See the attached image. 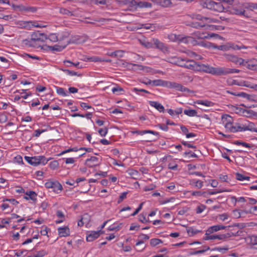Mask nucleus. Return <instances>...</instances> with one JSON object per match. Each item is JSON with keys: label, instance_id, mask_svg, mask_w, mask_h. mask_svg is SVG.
Returning <instances> with one entry per match:
<instances>
[{"label": "nucleus", "instance_id": "nucleus-1", "mask_svg": "<svg viewBox=\"0 0 257 257\" xmlns=\"http://www.w3.org/2000/svg\"><path fill=\"white\" fill-rule=\"evenodd\" d=\"M219 67H214L209 65L195 62L193 70L197 71L203 72L213 75L219 76Z\"/></svg>", "mask_w": 257, "mask_h": 257}, {"label": "nucleus", "instance_id": "nucleus-2", "mask_svg": "<svg viewBox=\"0 0 257 257\" xmlns=\"http://www.w3.org/2000/svg\"><path fill=\"white\" fill-rule=\"evenodd\" d=\"M239 231H237L235 233L228 232L226 234H213V235H205L206 236L203 238L204 240H213V239H219V240H225L226 239L230 237L231 236H236L240 235Z\"/></svg>", "mask_w": 257, "mask_h": 257}, {"label": "nucleus", "instance_id": "nucleus-3", "mask_svg": "<svg viewBox=\"0 0 257 257\" xmlns=\"http://www.w3.org/2000/svg\"><path fill=\"white\" fill-rule=\"evenodd\" d=\"M31 40L35 44H39V42H44L47 40V36L44 33L39 32H34L31 35Z\"/></svg>", "mask_w": 257, "mask_h": 257}, {"label": "nucleus", "instance_id": "nucleus-4", "mask_svg": "<svg viewBox=\"0 0 257 257\" xmlns=\"http://www.w3.org/2000/svg\"><path fill=\"white\" fill-rule=\"evenodd\" d=\"M195 61L178 57V66L193 70Z\"/></svg>", "mask_w": 257, "mask_h": 257}, {"label": "nucleus", "instance_id": "nucleus-5", "mask_svg": "<svg viewBox=\"0 0 257 257\" xmlns=\"http://www.w3.org/2000/svg\"><path fill=\"white\" fill-rule=\"evenodd\" d=\"M32 157V166H37L39 165H44L46 164L49 159H46L44 156H38Z\"/></svg>", "mask_w": 257, "mask_h": 257}, {"label": "nucleus", "instance_id": "nucleus-6", "mask_svg": "<svg viewBox=\"0 0 257 257\" xmlns=\"http://www.w3.org/2000/svg\"><path fill=\"white\" fill-rule=\"evenodd\" d=\"M225 127L228 131L232 133H236L237 132H241V126L238 123H236L235 125H232L231 120H228V122L225 124Z\"/></svg>", "mask_w": 257, "mask_h": 257}, {"label": "nucleus", "instance_id": "nucleus-7", "mask_svg": "<svg viewBox=\"0 0 257 257\" xmlns=\"http://www.w3.org/2000/svg\"><path fill=\"white\" fill-rule=\"evenodd\" d=\"M152 41L156 49H159L162 52L165 53L168 51V47L163 42L156 38H153Z\"/></svg>", "mask_w": 257, "mask_h": 257}, {"label": "nucleus", "instance_id": "nucleus-8", "mask_svg": "<svg viewBox=\"0 0 257 257\" xmlns=\"http://www.w3.org/2000/svg\"><path fill=\"white\" fill-rule=\"evenodd\" d=\"M103 233L101 230L91 231L87 233L86 240L87 241H92L97 238Z\"/></svg>", "mask_w": 257, "mask_h": 257}, {"label": "nucleus", "instance_id": "nucleus-9", "mask_svg": "<svg viewBox=\"0 0 257 257\" xmlns=\"http://www.w3.org/2000/svg\"><path fill=\"white\" fill-rule=\"evenodd\" d=\"M239 72L240 70L237 69L219 67V76L226 75L230 73H238Z\"/></svg>", "mask_w": 257, "mask_h": 257}, {"label": "nucleus", "instance_id": "nucleus-10", "mask_svg": "<svg viewBox=\"0 0 257 257\" xmlns=\"http://www.w3.org/2000/svg\"><path fill=\"white\" fill-rule=\"evenodd\" d=\"M99 164L98 158L94 156L91 157L90 158L87 159L85 162V165L89 168L98 166Z\"/></svg>", "mask_w": 257, "mask_h": 257}, {"label": "nucleus", "instance_id": "nucleus-11", "mask_svg": "<svg viewBox=\"0 0 257 257\" xmlns=\"http://www.w3.org/2000/svg\"><path fill=\"white\" fill-rule=\"evenodd\" d=\"M230 226H224L222 225H216L209 227L206 231L205 235L210 234L214 232H216L221 229H224L227 227H229Z\"/></svg>", "mask_w": 257, "mask_h": 257}, {"label": "nucleus", "instance_id": "nucleus-12", "mask_svg": "<svg viewBox=\"0 0 257 257\" xmlns=\"http://www.w3.org/2000/svg\"><path fill=\"white\" fill-rule=\"evenodd\" d=\"M195 36L198 39H208L211 37H215L218 38L220 37L219 35L214 34V33H211V34H206L203 33H201L199 31L195 32L194 33Z\"/></svg>", "mask_w": 257, "mask_h": 257}, {"label": "nucleus", "instance_id": "nucleus-13", "mask_svg": "<svg viewBox=\"0 0 257 257\" xmlns=\"http://www.w3.org/2000/svg\"><path fill=\"white\" fill-rule=\"evenodd\" d=\"M226 58L228 60H229L235 64L238 63L240 65H244V59H243L241 58H238L236 56L227 54V55H226Z\"/></svg>", "mask_w": 257, "mask_h": 257}, {"label": "nucleus", "instance_id": "nucleus-14", "mask_svg": "<svg viewBox=\"0 0 257 257\" xmlns=\"http://www.w3.org/2000/svg\"><path fill=\"white\" fill-rule=\"evenodd\" d=\"M200 4L203 8H206L212 11L214 2L211 0H202Z\"/></svg>", "mask_w": 257, "mask_h": 257}, {"label": "nucleus", "instance_id": "nucleus-15", "mask_svg": "<svg viewBox=\"0 0 257 257\" xmlns=\"http://www.w3.org/2000/svg\"><path fill=\"white\" fill-rule=\"evenodd\" d=\"M70 43V41H67V44L64 46H60L58 45H55L53 46H50L48 45H45L44 47L48 48L51 51H57L60 52L63 50L67 46V45Z\"/></svg>", "mask_w": 257, "mask_h": 257}, {"label": "nucleus", "instance_id": "nucleus-16", "mask_svg": "<svg viewBox=\"0 0 257 257\" xmlns=\"http://www.w3.org/2000/svg\"><path fill=\"white\" fill-rule=\"evenodd\" d=\"M58 233L60 237H65L69 235L70 230L67 226L64 227H59L58 229Z\"/></svg>", "mask_w": 257, "mask_h": 257}, {"label": "nucleus", "instance_id": "nucleus-17", "mask_svg": "<svg viewBox=\"0 0 257 257\" xmlns=\"http://www.w3.org/2000/svg\"><path fill=\"white\" fill-rule=\"evenodd\" d=\"M256 124L253 122H249L247 125L241 126V132L245 131H249L251 132H255L257 133V127H255Z\"/></svg>", "mask_w": 257, "mask_h": 257}, {"label": "nucleus", "instance_id": "nucleus-18", "mask_svg": "<svg viewBox=\"0 0 257 257\" xmlns=\"http://www.w3.org/2000/svg\"><path fill=\"white\" fill-rule=\"evenodd\" d=\"M193 41V38L189 36H183L182 35H178V43H189L192 42Z\"/></svg>", "mask_w": 257, "mask_h": 257}, {"label": "nucleus", "instance_id": "nucleus-19", "mask_svg": "<svg viewBox=\"0 0 257 257\" xmlns=\"http://www.w3.org/2000/svg\"><path fill=\"white\" fill-rule=\"evenodd\" d=\"M149 104L151 106L154 107L160 112H164L165 111L164 107L160 103L157 101H150Z\"/></svg>", "mask_w": 257, "mask_h": 257}, {"label": "nucleus", "instance_id": "nucleus-20", "mask_svg": "<svg viewBox=\"0 0 257 257\" xmlns=\"http://www.w3.org/2000/svg\"><path fill=\"white\" fill-rule=\"evenodd\" d=\"M123 4L128 5L130 7L136 9L138 7V2L137 0H122Z\"/></svg>", "mask_w": 257, "mask_h": 257}, {"label": "nucleus", "instance_id": "nucleus-21", "mask_svg": "<svg viewBox=\"0 0 257 257\" xmlns=\"http://www.w3.org/2000/svg\"><path fill=\"white\" fill-rule=\"evenodd\" d=\"M153 1L156 5L162 7H167L171 4L170 0H153Z\"/></svg>", "mask_w": 257, "mask_h": 257}, {"label": "nucleus", "instance_id": "nucleus-22", "mask_svg": "<svg viewBox=\"0 0 257 257\" xmlns=\"http://www.w3.org/2000/svg\"><path fill=\"white\" fill-rule=\"evenodd\" d=\"M224 10V6L221 3H216L214 2L212 11L221 13L223 12Z\"/></svg>", "mask_w": 257, "mask_h": 257}, {"label": "nucleus", "instance_id": "nucleus-23", "mask_svg": "<svg viewBox=\"0 0 257 257\" xmlns=\"http://www.w3.org/2000/svg\"><path fill=\"white\" fill-rule=\"evenodd\" d=\"M203 182L201 180L192 179L190 181V184L194 187L200 189L203 186Z\"/></svg>", "mask_w": 257, "mask_h": 257}, {"label": "nucleus", "instance_id": "nucleus-24", "mask_svg": "<svg viewBox=\"0 0 257 257\" xmlns=\"http://www.w3.org/2000/svg\"><path fill=\"white\" fill-rule=\"evenodd\" d=\"M124 51L123 50H117L112 52H107V55L112 57H122Z\"/></svg>", "mask_w": 257, "mask_h": 257}, {"label": "nucleus", "instance_id": "nucleus-25", "mask_svg": "<svg viewBox=\"0 0 257 257\" xmlns=\"http://www.w3.org/2000/svg\"><path fill=\"white\" fill-rule=\"evenodd\" d=\"M51 189H52L54 192L58 193V191L62 190L63 187L60 183L57 181H55Z\"/></svg>", "mask_w": 257, "mask_h": 257}, {"label": "nucleus", "instance_id": "nucleus-26", "mask_svg": "<svg viewBox=\"0 0 257 257\" xmlns=\"http://www.w3.org/2000/svg\"><path fill=\"white\" fill-rule=\"evenodd\" d=\"M26 194L28 196L24 197L26 199H31L33 201L36 200L37 194L34 191H30L29 192H27Z\"/></svg>", "mask_w": 257, "mask_h": 257}, {"label": "nucleus", "instance_id": "nucleus-27", "mask_svg": "<svg viewBox=\"0 0 257 257\" xmlns=\"http://www.w3.org/2000/svg\"><path fill=\"white\" fill-rule=\"evenodd\" d=\"M186 231L190 236H192L195 234L202 232L201 230L194 229L192 227L186 228Z\"/></svg>", "mask_w": 257, "mask_h": 257}, {"label": "nucleus", "instance_id": "nucleus-28", "mask_svg": "<svg viewBox=\"0 0 257 257\" xmlns=\"http://www.w3.org/2000/svg\"><path fill=\"white\" fill-rule=\"evenodd\" d=\"M23 42L25 45H26L29 47H36V48H39V47H41V45L40 44H37V43L35 44L34 43V41H32V40H31V39L30 40H28V39L24 40Z\"/></svg>", "mask_w": 257, "mask_h": 257}, {"label": "nucleus", "instance_id": "nucleus-29", "mask_svg": "<svg viewBox=\"0 0 257 257\" xmlns=\"http://www.w3.org/2000/svg\"><path fill=\"white\" fill-rule=\"evenodd\" d=\"M139 237L141 239L138 240L137 242V243L136 244V245L137 246L144 243V240H148L149 239V238H150V237L148 235H146V234H143V233H141L139 236Z\"/></svg>", "mask_w": 257, "mask_h": 257}, {"label": "nucleus", "instance_id": "nucleus-30", "mask_svg": "<svg viewBox=\"0 0 257 257\" xmlns=\"http://www.w3.org/2000/svg\"><path fill=\"white\" fill-rule=\"evenodd\" d=\"M148 84H151L153 86H162L164 85V81L161 79H157L154 80H149Z\"/></svg>", "mask_w": 257, "mask_h": 257}, {"label": "nucleus", "instance_id": "nucleus-31", "mask_svg": "<svg viewBox=\"0 0 257 257\" xmlns=\"http://www.w3.org/2000/svg\"><path fill=\"white\" fill-rule=\"evenodd\" d=\"M184 113L185 114L189 116H200V115H197V112L195 109H185L184 110Z\"/></svg>", "mask_w": 257, "mask_h": 257}, {"label": "nucleus", "instance_id": "nucleus-32", "mask_svg": "<svg viewBox=\"0 0 257 257\" xmlns=\"http://www.w3.org/2000/svg\"><path fill=\"white\" fill-rule=\"evenodd\" d=\"M196 103L198 104H202L207 106H212L214 105V103L208 100H199L195 102Z\"/></svg>", "mask_w": 257, "mask_h": 257}, {"label": "nucleus", "instance_id": "nucleus-33", "mask_svg": "<svg viewBox=\"0 0 257 257\" xmlns=\"http://www.w3.org/2000/svg\"><path fill=\"white\" fill-rule=\"evenodd\" d=\"M152 5L151 3L146 2H138V8H151Z\"/></svg>", "mask_w": 257, "mask_h": 257}, {"label": "nucleus", "instance_id": "nucleus-34", "mask_svg": "<svg viewBox=\"0 0 257 257\" xmlns=\"http://www.w3.org/2000/svg\"><path fill=\"white\" fill-rule=\"evenodd\" d=\"M47 254V251L44 249H42L34 253L32 257H43Z\"/></svg>", "mask_w": 257, "mask_h": 257}, {"label": "nucleus", "instance_id": "nucleus-35", "mask_svg": "<svg viewBox=\"0 0 257 257\" xmlns=\"http://www.w3.org/2000/svg\"><path fill=\"white\" fill-rule=\"evenodd\" d=\"M178 91H180L184 92H191L194 93L195 91L191 90L187 87H184L182 84H178Z\"/></svg>", "mask_w": 257, "mask_h": 257}, {"label": "nucleus", "instance_id": "nucleus-36", "mask_svg": "<svg viewBox=\"0 0 257 257\" xmlns=\"http://www.w3.org/2000/svg\"><path fill=\"white\" fill-rule=\"evenodd\" d=\"M55 87L56 89V92L59 95H62L63 96H66L68 95V93L65 91V90L63 88L59 87L58 86H56Z\"/></svg>", "mask_w": 257, "mask_h": 257}, {"label": "nucleus", "instance_id": "nucleus-37", "mask_svg": "<svg viewBox=\"0 0 257 257\" xmlns=\"http://www.w3.org/2000/svg\"><path fill=\"white\" fill-rule=\"evenodd\" d=\"M80 150H83V148H78L77 147H74L73 148H70V149H68L66 150H65L63 152H62L59 155V156H61L63 154H64L65 153H68V152H77L78 151H80Z\"/></svg>", "mask_w": 257, "mask_h": 257}, {"label": "nucleus", "instance_id": "nucleus-38", "mask_svg": "<svg viewBox=\"0 0 257 257\" xmlns=\"http://www.w3.org/2000/svg\"><path fill=\"white\" fill-rule=\"evenodd\" d=\"M236 179L239 181H243L244 180H249L250 177L248 176H244L243 175L240 174L239 173H236L235 174Z\"/></svg>", "mask_w": 257, "mask_h": 257}, {"label": "nucleus", "instance_id": "nucleus-39", "mask_svg": "<svg viewBox=\"0 0 257 257\" xmlns=\"http://www.w3.org/2000/svg\"><path fill=\"white\" fill-rule=\"evenodd\" d=\"M245 8L250 11L257 9V4L253 3H247L245 6Z\"/></svg>", "mask_w": 257, "mask_h": 257}, {"label": "nucleus", "instance_id": "nucleus-40", "mask_svg": "<svg viewBox=\"0 0 257 257\" xmlns=\"http://www.w3.org/2000/svg\"><path fill=\"white\" fill-rule=\"evenodd\" d=\"M243 65L245 66L248 69L257 71V64H249L245 62V63H244Z\"/></svg>", "mask_w": 257, "mask_h": 257}, {"label": "nucleus", "instance_id": "nucleus-41", "mask_svg": "<svg viewBox=\"0 0 257 257\" xmlns=\"http://www.w3.org/2000/svg\"><path fill=\"white\" fill-rule=\"evenodd\" d=\"M8 120L7 113L6 112L0 113V122L3 123Z\"/></svg>", "mask_w": 257, "mask_h": 257}, {"label": "nucleus", "instance_id": "nucleus-42", "mask_svg": "<svg viewBox=\"0 0 257 257\" xmlns=\"http://www.w3.org/2000/svg\"><path fill=\"white\" fill-rule=\"evenodd\" d=\"M59 12L62 15H66L67 16H72L73 14L71 12L67 10L65 8H61L59 9Z\"/></svg>", "mask_w": 257, "mask_h": 257}, {"label": "nucleus", "instance_id": "nucleus-43", "mask_svg": "<svg viewBox=\"0 0 257 257\" xmlns=\"http://www.w3.org/2000/svg\"><path fill=\"white\" fill-rule=\"evenodd\" d=\"M162 241L158 238H153L150 240V244L152 246H155L160 243H162Z\"/></svg>", "mask_w": 257, "mask_h": 257}, {"label": "nucleus", "instance_id": "nucleus-44", "mask_svg": "<svg viewBox=\"0 0 257 257\" xmlns=\"http://www.w3.org/2000/svg\"><path fill=\"white\" fill-rule=\"evenodd\" d=\"M47 39H49L52 42H56L58 40V38L56 34H51L47 37Z\"/></svg>", "mask_w": 257, "mask_h": 257}, {"label": "nucleus", "instance_id": "nucleus-45", "mask_svg": "<svg viewBox=\"0 0 257 257\" xmlns=\"http://www.w3.org/2000/svg\"><path fill=\"white\" fill-rule=\"evenodd\" d=\"M191 27L194 28L196 29H199L200 28H202L204 27L205 25V24H202L201 23L199 22H192L190 24Z\"/></svg>", "mask_w": 257, "mask_h": 257}, {"label": "nucleus", "instance_id": "nucleus-46", "mask_svg": "<svg viewBox=\"0 0 257 257\" xmlns=\"http://www.w3.org/2000/svg\"><path fill=\"white\" fill-rule=\"evenodd\" d=\"M87 60L90 62H101L102 59L98 56H92L87 58Z\"/></svg>", "mask_w": 257, "mask_h": 257}, {"label": "nucleus", "instance_id": "nucleus-47", "mask_svg": "<svg viewBox=\"0 0 257 257\" xmlns=\"http://www.w3.org/2000/svg\"><path fill=\"white\" fill-rule=\"evenodd\" d=\"M142 45L145 46L147 48H152L154 47L153 42H150L148 41H144V42H141Z\"/></svg>", "mask_w": 257, "mask_h": 257}, {"label": "nucleus", "instance_id": "nucleus-48", "mask_svg": "<svg viewBox=\"0 0 257 257\" xmlns=\"http://www.w3.org/2000/svg\"><path fill=\"white\" fill-rule=\"evenodd\" d=\"M234 144L236 145H242V146H244V147H245L247 148H251L252 146V145H250L249 144L243 142H240L239 141H235L234 142Z\"/></svg>", "mask_w": 257, "mask_h": 257}, {"label": "nucleus", "instance_id": "nucleus-49", "mask_svg": "<svg viewBox=\"0 0 257 257\" xmlns=\"http://www.w3.org/2000/svg\"><path fill=\"white\" fill-rule=\"evenodd\" d=\"M62 71L64 72H65L67 73L68 75L70 76H74V75H77V76H81V74H78L77 72H76L74 71L69 70L68 69H61Z\"/></svg>", "mask_w": 257, "mask_h": 257}, {"label": "nucleus", "instance_id": "nucleus-50", "mask_svg": "<svg viewBox=\"0 0 257 257\" xmlns=\"http://www.w3.org/2000/svg\"><path fill=\"white\" fill-rule=\"evenodd\" d=\"M59 163L57 161H53L49 164V167L51 169L55 170L58 167Z\"/></svg>", "mask_w": 257, "mask_h": 257}, {"label": "nucleus", "instance_id": "nucleus-51", "mask_svg": "<svg viewBox=\"0 0 257 257\" xmlns=\"http://www.w3.org/2000/svg\"><path fill=\"white\" fill-rule=\"evenodd\" d=\"M247 99L249 101L257 102V95L255 94H247Z\"/></svg>", "mask_w": 257, "mask_h": 257}, {"label": "nucleus", "instance_id": "nucleus-52", "mask_svg": "<svg viewBox=\"0 0 257 257\" xmlns=\"http://www.w3.org/2000/svg\"><path fill=\"white\" fill-rule=\"evenodd\" d=\"M108 132V128L105 127L104 128H100L98 130V133L102 137H105Z\"/></svg>", "mask_w": 257, "mask_h": 257}, {"label": "nucleus", "instance_id": "nucleus-53", "mask_svg": "<svg viewBox=\"0 0 257 257\" xmlns=\"http://www.w3.org/2000/svg\"><path fill=\"white\" fill-rule=\"evenodd\" d=\"M147 133L152 134L154 135H159V133L158 132L151 130L141 131V132L140 133V135H143Z\"/></svg>", "mask_w": 257, "mask_h": 257}, {"label": "nucleus", "instance_id": "nucleus-54", "mask_svg": "<svg viewBox=\"0 0 257 257\" xmlns=\"http://www.w3.org/2000/svg\"><path fill=\"white\" fill-rule=\"evenodd\" d=\"M127 194V192H124L121 194V195L119 196L118 200L117 201L118 204H119L120 203H121L125 198H126Z\"/></svg>", "mask_w": 257, "mask_h": 257}, {"label": "nucleus", "instance_id": "nucleus-55", "mask_svg": "<svg viewBox=\"0 0 257 257\" xmlns=\"http://www.w3.org/2000/svg\"><path fill=\"white\" fill-rule=\"evenodd\" d=\"M139 220L140 221L143 223H147L150 222L149 220L146 219V216L143 214H141L139 216Z\"/></svg>", "mask_w": 257, "mask_h": 257}, {"label": "nucleus", "instance_id": "nucleus-56", "mask_svg": "<svg viewBox=\"0 0 257 257\" xmlns=\"http://www.w3.org/2000/svg\"><path fill=\"white\" fill-rule=\"evenodd\" d=\"M140 225H139L137 223H132L130 226V230H138L139 229V228H140Z\"/></svg>", "mask_w": 257, "mask_h": 257}, {"label": "nucleus", "instance_id": "nucleus-57", "mask_svg": "<svg viewBox=\"0 0 257 257\" xmlns=\"http://www.w3.org/2000/svg\"><path fill=\"white\" fill-rule=\"evenodd\" d=\"M245 11L244 10H235V14L238 15H243L246 17H248V16L245 15Z\"/></svg>", "mask_w": 257, "mask_h": 257}, {"label": "nucleus", "instance_id": "nucleus-58", "mask_svg": "<svg viewBox=\"0 0 257 257\" xmlns=\"http://www.w3.org/2000/svg\"><path fill=\"white\" fill-rule=\"evenodd\" d=\"M144 202H142L139 206L137 209H136V210L133 213L131 214V216H134L137 214L142 209V206L143 205Z\"/></svg>", "mask_w": 257, "mask_h": 257}, {"label": "nucleus", "instance_id": "nucleus-59", "mask_svg": "<svg viewBox=\"0 0 257 257\" xmlns=\"http://www.w3.org/2000/svg\"><path fill=\"white\" fill-rule=\"evenodd\" d=\"M208 46L210 47L214 48H217L218 50H223L225 49V46L224 45L217 46H215V45L211 44V43H209Z\"/></svg>", "mask_w": 257, "mask_h": 257}, {"label": "nucleus", "instance_id": "nucleus-60", "mask_svg": "<svg viewBox=\"0 0 257 257\" xmlns=\"http://www.w3.org/2000/svg\"><path fill=\"white\" fill-rule=\"evenodd\" d=\"M46 131V130H35L34 133H35V134L34 135V137H38L40 136V135Z\"/></svg>", "mask_w": 257, "mask_h": 257}, {"label": "nucleus", "instance_id": "nucleus-61", "mask_svg": "<svg viewBox=\"0 0 257 257\" xmlns=\"http://www.w3.org/2000/svg\"><path fill=\"white\" fill-rule=\"evenodd\" d=\"M206 208V206L204 205H201L200 206H197L196 208V213H201Z\"/></svg>", "mask_w": 257, "mask_h": 257}, {"label": "nucleus", "instance_id": "nucleus-62", "mask_svg": "<svg viewBox=\"0 0 257 257\" xmlns=\"http://www.w3.org/2000/svg\"><path fill=\"white\" fill-rule=\"evenodd\" d=\"M168 38L170 41L175 42L177 40V35L174 34H171L168 35Z\"/></svg>", "mask_w": 257, "mask_h": 257}, {"label": "nucleus", "instance_id": "nucleus-63", "mask_svg": "<svg viewBox=\"0 0 257 257\" xmlns=\"http://www.w3.org/2000/svg\"><path fill=\"white\" fill-rule=\"evenodd\" d=\"M80 106L84 110L92 108V107L90 105H89L87 103L84 102H81L80 103Z\"/></svg>", "mask_w": 257, "mask_h": 257}, {"label": "nucleus", "instance_id": "nucleus-64", "mask_svg": "<svg viewBox=\"0 0 257 257\" xmlns=\"http://www.w3.org/2000/svg\"><path fill=\"white\" fill-rule=\"evenodd\" d=\"M250 240L253 244H257V235H252L250 237Z\"/></svg>", "mask_w": 257, "mask_h": 257}]
</instances>
